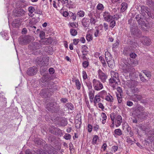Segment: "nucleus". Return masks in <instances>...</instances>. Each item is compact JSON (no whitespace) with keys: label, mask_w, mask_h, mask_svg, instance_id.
Masks as SVG:
<instances>
[{"label":"nucleus","mask_w":154,"mask_h":154,"mask_svg":"<svg viewBox=\"0 0 154 154\" xmlns=\"http://www.w3.org/2000/svg\"><path fill=\"white\" fill-rule=\"evenodd\" d=\"M59 106L54 100L51 99L47 104L46 108L49 111L55 112L59 109Z\"/></svg>","instance_id":"f257e3e1"},{"label":"nucleus","mask_w":154,"mask_h":154,"mask_svg":"<svg viewBox=\"0 0 154 154\" xmlns=\"http://www.w3.org/2000/svg\"><path fill=\"white\" fill-rule=\"evenodd\" d=\"M31 36L26 35L20 36L19 38L18 41L20 44L24 45L29 43L31 41Z\"/></svg>","instance_id":"f03ea898"},{"label":"nucleus","mask_w":154,"mask_h":154,"mask_svg":"<svg viewBox=\"0 0 154 154\" xmlns=\"http://www.w3.org/2000/svg\"><path fill=\"white\" fill-rule=\"evenodd\" d=\"M123 62L125 64L124 65L125 67H133L138 64V62L133 59H130L128 61L126 60H124Z\"/></svg>","instance_id":"7ed1b4c3"},{"label":"nucleus","mask_w":154,"mask_h":154,"mask_svg":"<svg viewBox=\"0 0 154 154\" xmlns=\"http://www.w3.org/2000/svg\"><path fill=\"white\" fill-rule=\"evenodd\" d=\"M93 85L95 90L99 91L103 88L102 84L99 80L94 79L93 81Z\"/></svg>","instance_id":"20e7f679"},{"label":"nucleus","mask_w":154,"mask_h":154,"mask_svg":"<svg viewBox=\"0 0 154 154\" xmlns=\"http://www.w3.org/2000/svg\"><path fill=\"white\" fill-rule=\"evenodd\" d=\"M98 73L99 78L101 82L103 83L105 82L108 77L107 75L100 69L98 70Z\"/></svg>","instance_id":"39448f33"},{"label":"nucleus","mask_w":154,"mask_h":154,"mask_svg":"<svg viewBox=\"0 0 154 154\" xmlns=\"http://www.w3.org/2000/svg\"><path fill=\"white\" fill-rule=\"evenodd\" d=\"M122 70L125 73H129V75L132 76L135 72V69L133 67H125L123 66L122 68Z\"/></svg>","instance_id":"423d86ee"},{"label":"nucleus","mask_w":154,"mask_h":154,"mask_svg":"<svg viewBox=\"0 0 154 154\" xmlns=\"http://www.w3.org/2000/svg\"><path fill=\"white\" fill-rule=\"evenodd\" d=\"M37 68L35 66L29 68L27 70V74L29 75L32 76L35 75L37 72Z\"/></svg>","instance_id":"0eeeda50"},{"label":"nucleus","mask_w":154,"mask_h":154,"mask_svg":"<svg viewBox=\"0 0 154 154\" xmlns=\"http://www.w3.org/2000/svg\"><path fill=\"white\" fill-rule=\"evenodd\" d=\"M154 140V129H152L149 131L147 135V138L146 140V142L149 143Z\"/></svg>","instance_id":"6e6552de"},{"label":"nucleus","mask_w":154,"mask_h":154,"mask_svg":"<svg viewBox=\"0 0 154 154\" xmlns=\"http://www.w3.org/2000/svg\"><path fill=\"white\" fill-rule=\"evenodd\" d=\"M131 33L136 36V37H140L141 36V32L137 26L134 28H131Z\"/></svg>","instance_id":"1a4fd4ad"},{"label":"nucleus","mask_w":154,"mask_h":154,"mask_svg":"<svg viewBox=\"0 0 154 154\" xmlns=\"http://www.w3.org/2000/svg\"><path fill=\"white\" fill-rule=\"evenodd\" d=\"M132 85H131V92L133 94L138 93L139 91L138 88L136 87L137 85V82L134 81H132Z\"/></svg>","instance_id":"9d476101"},{"label":"nucleus","mask_w":154,"mask_h":154,"mask_svg":"<svg viewBox=\"0 0 154 154\" xmlns=\"http://www.w3.org/2000/svg\"><path fill=\"white\" fill-rule=\"evenodd\" d=\"M39 94L40 96L44 98H46L50 96L48 90V89L42 90Z\"/></svg>","instance_id":"9b49d317"},{"label":"nucleus","mask_w":154,"mask_h":154,"mask_svg":"<svg viewBox=\"0 0 154 154\" xmlns=\"http://www.w3.org/2000/svg\"><path fill=\"white\" fill-rule=\"evenodd\" d=\"M13 14L15 16L20 17L23 15L25 12L23 10H14L13 11Z\"/></svg>","instance_id":"f8f14e48"},{"label":"nucleus","mask_w":154,"mask_h":154,"mask_svg":"<svg viewBox=\"0 0 154 154\" xmlns=\"http://www.w3.org/2000/svg\"><path fill=\"white\" fill-rule=\"evenodd\" d=\"M104 19L107 22H109L112 19V16L110 15V13L107 11H105L103 13Z\"/></svg>","instance_id":"ddd939ff"},{"label":"nucleus","mask_w":154,"mask_h":154,"mask_svg":"<svg viewBox=\"0 0 154 154\" xmlns=\"http://www.w3.org/2000/svg\"><path fill=\"white\" fill-rule=\"evenodd\" d=\"M141 40L142 42L144 45L148 46L150 44V39L146 37L143 36L142 37Z\"/></svg>","instance_id":"4468645a"},{"label":"nucleus","mask_w":154,"mask_h":154,"mask_svg":"<svg viewBox=\"0 0 154 154\" xmlns=\"http://www.w3.org/2000/svg\"><path fill=\"white\" fill-rule=\"evenodd\" d=\"M141 12L143 14L146 13L147 15L149 17L151 16V13L149 11L148 8L145 6H142L141 8Z\"/></svg>","instance_id":"2eb2a0df"},{"label":"nucleus","mask_w":154,"mask_h":154,"mask_svg":"<svg viewBox=\"0 0 154 154\" xmlns=\"http://www.w3.org/2000/svg\"><path fill=\"white\" fill-rule=\"evenodd\" d=\"M111 74L112 77L109 79L112 80H113V79L116 80H119V75L117 72H115L114 71H112Z\"/></svg>","instance_id":"dca6fc26"},{"label":"nucleus","mask_w":154,"mask_h":154,"mask_svg":"<svg viewBox=\"0 0 154 154\" xmlns=\"http://www.w3.org/2000/svg\"><path fill=\"white\" fill-rule=\"evenodd\" d=\"M119 81V80H116L113 79V80L109 79V82L110 85L113 88V89H116V87L118 85V82Z\"/></svg>","instance_id":"f3484780"},{"label":"nucleus","mask_w":154,"mask_h":154,"mask_svg":"<svg viewBox=\"0 0 154 154\" xmlns=\"http://www.w3.org/2000/svg\"><path fill=\"white\" fill-rule=\"evenodd\" d=\"M132 100L135 102H137L138 101L141 100L142 98V96L139 94H134L131 96Z\"/></svg>","instance_id":"a211bd4d"},{"label":"nucleus","mask_w":154,"mask_h":154,"mask_svg":"<svg viewBox=\"0 0 154 154\" xmlns=\"http://www.w3.org/2000/svg\"><path fill=\"white\" fill-rule=\"evenodd\" d=\"M117 124H116V126L117 127L120 126L122 122V118L120 115H119L116 117Z\"/></svg>","instance_id":"6ab92c4d"},{"label":"nucleus","mask_w":154,"mask_h":154,"mask_svg":"<svg viewBox=\"0 0 154 154\" xmlns=\"http://www.w3.org/2000/svg\"><path fill=\"white\" fill-rule=\"evenodd\" d=\"M36 64L38 65H39L40 66H41L44 65L43 61V59L40 57H38L36 60Z\"/></svg>","instance_id":"aec40b11"},{"label":"nucleus","mask_w":154,"mask_h":154,"mask_svg":"<svg viewBox=\"0 0 154 154\" xmlns=\"http://www.w3.org/2000/svg\"><path fill=\"white\" fill-rule=\"evenodd\" d=\"M20 25L19 20L18 19L14 20L12 23V26L14 27H18Z\"/></svg>","instance_id":"412c9836"},{"label":"nucleus","mask_w":154,"mask_h":154,"mask_svg":"<svg viewBox=\"0 0 154 154\" xmlns=\"http://www.w3.org/2000/svg\"><path fill=\"white\" fill-rule=\"evenodd\" d=\"M105 99L107 101L110 103L112 102L114 100L113 97L109 94H108V95L107 94V95L106 96Z\"/></svg>","instance_id":"4be33fe9"},{"label":"nucleus","mask_w":154,"mask_h":154,"mask_svg":"<svg viewBox=\"0 0 154 154\" xmlns=\"http://www.w3.org/2000/svg\"><path fill=\"white\" fill-rule=\"evenodd\" d=\"M40 47L41 45L39 43L35 42L32 44V49L33 50L38 49Z\"/></svg>","instance_id":"5701e85b"},{"label":"nucleus","mask_w":154,"mask_h":154,"mask_svg":"<svg viewBox=\"0 0 154 154\" xmlns=\"http://www.w3.org/2000/svg\"><path fill=\"white\" fill-rule=\"evenodd\" d=\"M94 91L91 90L89 91V96L90 99V102L92 103L93 102L94 97Z\"/></svg>","instance_id":"b1692460"},{"label":"nucleus","mask_w":154,"mask_h":154,"mask_svg":"<svg viewBox=\"0 0 154 154\" xmlns=\"http://www.w3.org/2000/svg\"><path fill=\"white\" fill-rule=\"evenodd\" d=\"M83 25L85 27H87L89 25V21L87 19L84 18L82 20Z\"/></svg>","instance_id":"393cba45"},{"label":"nucleus","mask_w":154,"mask_h":154,"mask_svg":"<svg viewBox=\"0 0 154 154\" xmlns=\"http://www.w3.org/2000/svg\"><path fill=\"white\" fill-rule=\"evenodd\" d=\"M42 141H43L40 138L36 139L35 140V144L37 146L41 145L42 143H43Z\"/></svg>","instance_id":"a878e982"},{"label":"nucleus","mask_w":154,"mask_h":154,"mask_svg":"<svg viewBox=\"0 0 154 154\" xmlns=\"http://www.w3.org/2000/svg\"><path fill=\"white\" fill-rule=\"evenodd\" d=\"M122 7L121 11L122 12L124 11L127 8V4L126 3L123 2L122 4Z\"/></svg>","instance_id":"bb28decb"},{"label":"nucleus","mask_w":154,"mask_h":154,"mask_svg":"<svg viewBox=\"0 0 154 154\" xmlns=\"http://www.w3.org/2000/svg\"><path fill=\"white\" fill-rule=\"evenodd\" d=\"M50 43L49 38H44L42 40V44L43 45H47Z\"/></svg>","instance_id":"cd10ccee"},{"label":"nucleus","mask_w":154,"mask_h":154,"mask_svg":"<svg viewBox=\"0 0 154 154\" xmlns=\"http://www.w3.org/2000/svg\"><path fill=\"white\" fill-rule=\"evenodd\" d=\"M136 110L139 111V112L143 111L145 109V108L143 106L140 105H137L136 107Z\"/></svg>","instance_id":"c85d7f7f"},{"label":"nucleus","mask_w":154,"mask_h":154,"mask_svg":"<svg viewBox=\"0 0 154 154\" xmlns=\"http://www.w3.org/2000/svg\"><path fill=\"white\" fill-rule=\"evenodd\" d=\"M140 116L141 118L142 119L146 118L148 116L147 113L145 112H141L140 114Z\"/></svg>","instance_id":"c756f323"},{"label":"nucleus","mask_w":154,"mask_h":154,"mask_svg":"<svg viewBox=\"0 0 154 154\" xmlns=\"http://www.w3.org/2000/svg\"><path fill=\"white\" fill-rule=\"evenodd\" d=\"M82 58L83 60H86L87 59L86 55L88 53V52L87 51L82 50Z\"/></svg>","instance_id":"7c9ffc66"},{"label":"nucleus","mask_w":154,"mask_h":154,"mask_svg":"<svg viewBox=\"0 0 154 154\" xmlns=\"http://www.w3.org/2000/svg\"><path fill=\"white\" fill-rule=\"evenodd\" d=\"M25 154H37L35 151L27 149L25 151Z\"/></svg>","instance_id":"2f4dec72"},{"label":"nucleus","mask_w":154,"mask_h":154,"mask_svg":"<svg viewBox=\"0 0 154 154\" xmlns=\"http://www.w3.org/2000/svg\"><path fill=\"white\" fill-rule=\"evenodd\" d=\"M70 33L71 35L73 36H75L77 34V30L72 28L70 29Z\"/></svg>","instance_id":"473e14b6"},{"label":"nucleus","mask_w":154,"mask_h":154,"mask_svg":"<svg viewBox=\"0 0 154 154\" xmlns=\"http://www.w3.org/2000/svg\"><path fill=\"white\" fill-rule=\"evenodd\" d=\"M101 100V99H100L99 96L96 95L94 101V103L95 104H96L97 103H99Z\"/></svg>","instance_id":"72a5a7b5"},{"label":"nucleus","mask_w":154,"mask_h":154,"mask_svg":"<svg viewBox=\"0 0 154 154\" xmlns=\"http://www.w3.org/2000/svg\"><path fill=\"white\" fill-rule=\"evenodd\" d=\"M75 82L77 88L79 90L81 88V84L78 79H76L75 81Z\"/></svg>","instance_id":"f704fd0d"},{"label":"nucleus","mask_w":154,"mask_h":154,"mask_svg":"<svg viewBox=\"0 0 154 154\" xmlns=\"http://www.w3.org/2000/svg\"><path fill=\"white\" fill-rule=\"evenodd\" d=\"M57 128L54 127H51L50 129V131L51 133L53 134H56V132L57 130Z\"/></svg>","instance_id":"c9c22d12"},{"label":"nucleus","mask_w":154,"mask_h":154,"mask_svg":"<svg viewBox=\"0 0 154 154\" xmlns=\"http://www.w3.org/2000/svg\"><path fill=\"white\" fill-rule=\"evenodd\" d=\"M86 38L88 41H91L93 39L92 35L89 33L87 34L86 35Z\"/></svg>","instance_id":"e433bc0d"},{"label":"nucleus","mask_w":154,"mask_h":154,"mask_svg":"<svg viewBox=\"0 0 154 154\" xmlns=\"http://www.w3.org/2000/svg\"><path fill=\"white\" fill-rule=\"evenodd\" d=\"M114 133L120 136L122 134V131L119 129H116L114 131Z\"/></svg>","instance_id":"4c0bfd02"},{"label":"nucleus","mask_w":154,"mask_h":154,"mask_svg":"<svg viewBox=\"0 0 154 154\" xmlns=\"http://www.w3.org/2000/svg\"><path fill=\"white\" fill-rule=\"evenodd\" d=\"M143 73L148 77L150 78L151 76V73L150 71H147L146 70H144L143 71Z\"/></svg>","instance_id":"58836bf2"},{"label":"nucleus","mask_w":154,"mask_h":154,"mask_svg":"<svg viewBox=\"0 0 154 154\" xmlns=\"http://www.w3.org/2000/svg\"><path fill=\"white\" fill-rule=\"evenodd\" d=\"M116 96L119 103H120L122 102V96L121 93L116 94Z\"/></svg>","instance_id":"ea45409f"},{"label":"nucleus","mask_w":154,"mask_h":154,"mask_svg":"<svg viewBox=\"0 0 154 154\" xmlns=\"http://www.w3.org/2000/svg\"><path fill=\"white\" fill-rule=\"evenodd\" d=\"M135 18L137 20V21L138 22V23L139 24H140L141 23V18L139 15L138 14L135 17Z\"/></svg>","instance_id":"a19ab883"},{"label":"nucleus","mask_w":154,"mask_h":154,"mask_svg":"<svg viewBox=\"0 0 154 154\" xmlns=\"http://www.w3.org/2000/svg\"><path fill=\"white\" fill-rule=\"evenodd\" d=\"M146 3V4L149 6H154V3L152 1V0H147Z\"/></svg>","instance_id":"79ce46f5"},{"label":"nucleus","mask_w":154,"mask_h":154,"mask_svg":"<svg viewBox=\"0 0 154 154\" xmlns=\"http://www.w3.org/2000/svg\"><path fill=\"white\" fill-rule=\"evenodd\" d=\"M98 137L97 135H95L94 136L93 140H92V144H94L96 143V142Z\"/></svg>","instance_id":"37998d69"},{"label":"nucleus","mask_w":154,"mask_h":154,"mask_svg":"<svg viewBox=\"0 0 154 154\" xmlns=\"http://www.w3.org/2000/svg\"><path fill=\"white\" fill-rule=\"evenodd\" d=\"M99 59L103 65L104 66H105L106 65V63L105 62V60L101 56H100L99 57Z\"/></svg>","instance_id":"c03bdc74"},{"label":"nucleus","mask_w":154,"mask_h":154,"mask_svg":"<svg viewBox=\"0 0 154 154\" xmlns=\"http://www.w3.org/2000/svg\"><path fill=\"white\" fill-rule=\"evenodd\" d=\"M43 80V82H48V80L49 81L50 79V78H49L48 76H45L42 78Z\"/></svg>","instance_id":"a18cd8bd"},{"label":"nucleus","mask_w":154,"mask_h":154,"mask_svg":"<svg viewBox=\"0 0 154 154\" xmlns=\"http://www.w3.org/2000/svg\"><path fill=\"white\" fill-rule=\"evenodd\" d=\"M66 106L69 109H70L71 110H72L73 109V105L71 103H67Z\"/></svg>","instance_id":"49530a36"},{"label":"nucleus","mask_w":154,"mask_h":154,"mask_svg":"<svg viewBox=\"0 0 154 154\" xmlns=\"http://www.w3.org/2000/svg\"><path fill=\"white\" fill-rule=\"evenodd\" d=\"M97 8L98 10H101L103 9L104 7L102 4H99L97 6Z\"/></svg>","instance_id":"de8ad7c7"},{"label":"nucleus","mask_w":154,"mask_h":154,"mask_svg":"<svg viewBox=\"0 0 154 154\" xmlns=\"http://www.w3.org/2000/svg\"><path fill=\"white\" fill-rule=\"evenodd\" d=\"M64 138L66 140H70L71 138V135L68 134H66L64 136Z\"/></svg>","instance_id":"09e8293b"},{"label":"nucleus","mask_w":154,"mask_h":154,"mask_svg":"<svg viewBox=\"0 0 154 154\" xmlns=\"http://www.w3.org/2000/svg\"><path fill=\"white\" fill-rule=\"evenodd\" d=\"M120 18V16L117 14H116L114 15L113 16H112V18L114 20H117Z\"/></svg>","instance_id":"8fccbe9b"},{"label":"nucleus","mask_w":154,"mask_h":154,"mask_svg":"<svg viewBox=\"0 0 154 154\" xmlns=\"http://www.w3.org/2000/svg\"><path fill=\"white\" fill-rule=\"evenodd\" d=\"M84 14L85 13L84 11H80L77 13V14L79 17H83L84 15Z\"/></svg>","instance_id":"3c124183"},{"label":"nucleus","mask_w":154,"mask_h":154,"mask_svg":"<svg viewBox=\"0 0 154 154\" xmlns=\"http://www.w3.org/2000/svg\"><path fill=\"white\" fill-rule=\"evenodd\" d=\"M96 19L94 17H91V18L90 19V23L91 24L95 25V24L96 22Z\"/></svg>","instance_id":"603ef678"},{"label":"nucleus","mask_w":154,"mask_h":154,"mask_svg":"<svg viewBox=\"0 0 154 154\" xmlns=\"http://www.w3.org/2000/svg\"><path fill=\"white\" fill-rule=\"evenodd\" d=\"M34 8L32 6L29 7L28 8V11L30 13H33L35 11Z\"/></svg>","instance_id":"864d4df0"},{"label":"nucleus","mask_w":154,"mask_h":154,"mask_svg":"<svg viewBox=\"0 0 154 154\" xmlns=\"http://www.w3.org/2000/svg\"><path fill=\"white\" fill-rule=\"evenodd\" d=\"M119 45V42L118 40H116V42L113 45V48H117Z\"/></svg>","instance_id":"5fc2aeb1"},{"label":"nucleus","mask_w":154,"mask_h":154,"mask_svg":"<svg viewBox=\"0 0 154 154\" xmlns=\"http://www.w3.org/2000/svg\"><path fill=\"white\" fill-rule=\"evenodd\" d=\"M82 73L83 75V77L84 79H86L88 78L86 72L85 71H82Z\"/></svg>","instance_id":"6e6d98bb"},{"label":"nucleus","mask_w":154,"mask_h":154,"mask_svg":"<svg viewBox=\"0 0 154 154\" xmlns=\"http://www.w3.org/2000/svg\"><path fill=\"white\" fill-rule=\"evenodd\" d=\"M139 76L142 82H145L146 81V80L144 78V77L141 75V74H140Z\"/></svg>","instance_id":"4d7b16f0"},{"label":"nucleus","mask_w":154,"mask_h":154,"mask_svg":"<svg viewBox=\"0 0 154 154\" xmlns=\"http://www.w3.org/2000/svg\"><path fill=\"white\" fill-rule=\"evenodd\" d=\"M82 64L83 67L85 68H86L88 66L89 63L88 62L85 61Z\"/></svg>","instance_id":"13d9d810"},{"label":"nucleus","mask_w":154,"mask_h":154,"mask_svg":"<svg viewBox=\"0 0 154 154\" xmlns=\"http://www.w3.org/2000/svg\"><path fill=\"white\" fill-rule=\"evenodd\" d=\"M106 61L107 62L108 66L110 68H112V67L113 66V65L111 61H107L108 59H107V57H106Z\"/></svg>","instance_id":"bf43d9fd"},{"label":"nucleus","mask_w":154,"mask_h":154,"mask_svg":"<svg viewBox=\"0 0 154 154\" xmlns=\"http://www.w3.org/2000/svg\"><path fill=\"white\" fill-rule=\"evenodd\" d=\"M110 26L112 27L113 28L116 25V22L114 20H113L111 21V22L110 23Z\"/></svg>","instance_id":"052dcab7"},{"label":"nucleus","mask_w":154,"mask_h":154,"mask_svg":"<svg viewBox=\"0 0 154 154\" xmlns=\"http://www.w3.org/2000/svg\"><path fill=\"white\" fill-rule=\"evenodd\" d=\"M88 131L91 132L92 130V126L91 124H88Z\"/></svg>","instance_id":"680f3d73"},{"label":"nucleus","mask_w":154,"mask_h":154,"mask_svg":"<svg viewBox=\"0 0 154 154\" xmlns=\"http://www.w3.org/2000/svg\"><path fill=\"white\" fill-rule=\"evenodd\" d=\"M79 41V39H74L73 40L74 44L75 45H76L78 43Z\"/></svg>","instance_id":"e2e57ef3"},{"label":"nucleus","mask_w":154,"mask_h":154,"mask_svg":"<svg viewBox=\"0 0 154 154\" xmlns=\"http://www.w3.org/2000/svg\"><path fill=\"white\" fill-rule=\"evenodd\" d=\"M35 13L40 14V15L42 14V11L39 9H36L35 11Z\"/></svg>","instance_id":"0e129e2a"},{"label":"nucleus","mask_w":154,"mask_h":154,"mask_svg":"<svg viewBox=\"0 0 154 154\" xmlns=\"http://www.w3.org/2000/svg\"><path fill=\"white\" fill-rule=\"evenodd\" d=\"M127 142L128 143H131V144H132L133 143V141H132V140H131L130 138H129L128 137H127Z\"/></svg>","instance_id":"69168bd1"},{"label":"nucleus","mask_w":154,"mask_h":154,"mask_svg":"<svg viewBox=\"0 0 154 154\" xmlns=\"http://www.w3.org/2000/svg\"><path fill=\"white\" fill-rule=\"evenodd\" d=\"M137 56L136 54L134 53H132L130 54V57L132 58H135Z\"/></svg>","instance_id":"338daca9"},{"label":"nucleus","mask_w":154,"mask_h":154,"mask_svg":"<svg viewBox=\"0 0 154 154\" xmlns=\"http://www.w3.org/2000/svg\"><path fill=\"white\" fill-rule=\"evenodd\" d=\"M49 72L50 74H53L54 73V68H51L49 69Z\"/></svg>","instance_id":"774afa93"}]
</instances>
